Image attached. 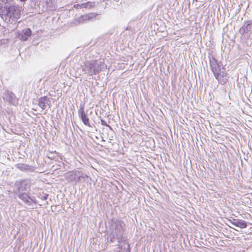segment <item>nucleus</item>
<instances>
[{
    "instance_id": "1",
    "label": "nucleus",
    "mask_w": 252,
    "mask_h": 252,
    "mask_svg": "<svg viewBox=\"0 0 252 252\" xmlns=\"http://www.w3.org/2000/svg\"><path fill=\"white\" fill-rule=\"evenodd\" d=\"M110 233L107 238L111 243L114 244L115 246H119L121 243L126 244L127 250L130 252V245L126 242V238L124 236L126 230V224L120 219L112 218L108 221Z\"/></svg>"
},
{
    "instance_id": "2",
    "label": "nucleus",
    "mask_w": 252,
    "mask_h": 252,
    "mask_svg": "<svg viewBox=\"0 0 252 252\" xmlns=\"http://www.w3.org/2000/svg\"><path fill=\"white\" fill-rule=\"evenodd\" d=\"M209 65L215 79L218 83L224 85L228 81L229 76L225 71V68L222 66L221 62H219L214 56L209 57Z\"/></svg>"
},
{
    "instance_id": "3",
    "label": "nucleus",
    "mask_w": 252,
    "mask_h": 252,
    "mask_svg": "<svg viewBox=\"0 0 252 252\" xmlns=\"http://www.w3.org/2000/svg\"><path fill=\"white\" fill-rule=\"evenodd\" d=\"M0 15L4 22L15 24L20 18L21 10L18 5H6L3 7Z\"/></svg>"
},
{
    "instance_id": "4",
    "label": "nucleus",
    "mask_w": 252,
    "mask_h": 252,
    "mask_svg": "<svg viewBox=\"0 0 252 252\" xmlns=\"http://www.w3.org/2000/svg\"><path fill=\"white\" fill-rule=\"evenodd\" d=\"M104 66L103 63L94 60L85 62L81 67L84 74L93 76L98 74Z\"/></svg>"
},
{
    "instance_id": "5",
    "label": "nucleus",
    "mask_w": 252,
    "mask_h": 252,
    "mask_svg": "<svg viewBox=\"0 0 252 252\" xmlns=\"http://www.w3.org/2000/svg\"><path fill=\"white\" fill-rule=\"evenodd\" d=\"M32 180L26 178L16 180L13 186V193L16 194L19 198V195L23 193H27L31 190Z\"/></svg>"
},
{
    "instance_id": "6",
    "label": "nucleus",
    "mask_w": 252,
    "mask_h": 252,
    "mask_svg": "<svg viewBox=\"0 0 252 252\" xmlns=\"http://www.w3.org/2000/svg\"><path fill=\"white\" fill-rule=\"evenodd\" d=\"M64 177L68 183L74 182L75 183L85 182L89 176L82 171L78 170L69 171L65 173Z\"/></svg>"
},
{
    "instance_id": "7",
    "label": "nucleus",
    "mask_w": 252,
    "mask_h": 252,
    "mask_svg": "<svg viewBox=\"0 0 252 252\" xmlns=\"http://www.w3.org/2000/svg\"><path fill=\"white\" fill-rule=\"evenodd\" d=\"M100 14L92 12L86 14H83L78 17L74 19V23L77 24H85L90 21H93L95 19H98Z\"/></svg>"
},
{
    "instance_id": "8",
    "label": "nucleus",
    "mask_w": 252,
    "mask_h": 252,
    "mask_svg": "<svg viewBox=\"0 0 252 252\" xmlns=\"http://www.w3.org/2000/svg\"><path fill=\"white\" fill-rule=\"evenodd\" d=\"M3 99L9 104L17 106L18 104V99L15 94L11 91L5 90L2 93Z\"/></svg>"
},
{
    "instance_id": "9",
    "label": "nucleus",
    "mask_w": 252,
    "mask_h": 252,
    "mask_svg": "<svg viewBox=\"0 0 252 252\" xmlns=\"http://www.w3.org/2000/svg\"><path fill=\"white\" fill-rule=\"evenodd\" d=\"M32 34V31L29 28L23 29L17 32L16 37L22 41H28Z\"/></svg>"
},
{
    "instance_id": "10",
    "label": "nucleus",
    "mask_w": 252,
    "mask_h": 252,
    "mask_svg": "<svg viewBox=\"0 0 252 252\" xmlns=\"http://www.w3.org/2000/svg\"><path fill=\"white\" fill-rule=\"evenodd\" d=\"M78 116L83 124L89 127L93 128V126L90 124L89 119L84 111V105L80 104L78 110Z\"/></svg>"
},
{
    "instance_id": "11",
    "label": "nucleus",
    "mask_w": 252,
    "mask_h": 252,
    "mask_svg": "<svg viewBox=\"0 0 252 252\" xmlns=\"http://www.w3.org/2000/svg\"><path fill=\"white\" fill-rule=\"evenodd\" d=\"M19 199L28 206H31L32 205V203L35 205L37 204L35 197L33 196H30L29 192L27 193H24L20 194Z\"/></svg>"
},
{
    "instance_id": "12",
    "label": "nucleus",
    "mask_w": 252,
    "mask_h": 252,
    "mask_svg": "<svg viewBox=\"0 0 252 252\" xmlns=\"http://www.w3.org/2000/svg\"><path fill=\"white\" fill-rule=\"evenodd\" d=\"M252 30V20H246L244 22L243 26L239 30L241 35L248 33Z\"/></svg>"
},
{
    "instance_id": "13",
    "label": "nucleus",
    "mask_w": 252,
    "mask_h": 252,
    "mask_svg": "<svg viewBox=\"0 0 252 252\" xmlns=\"http://www.w3.org/2000/svg\"><path fill=\"white\" fill-rule=\"evenodd\" d=\"M38 105L43 110H45L48 106L51 107V100L47 96L40 97L38 100Z\"/></svg>"
},
{
    "instance_id": "14",
    "label": "nucleus",
    "mask_w": 252,
    "mask_h": 252,
    "mask_svg": "<svg viewBox=\"0 0 252 252\" xmlns=\"http://www.w3.org/2000/svg\"><path fill=\"white\" fill-rule=\"evenodd\" d=\"M15 166L20 171L26 173L33 172L35 169V168L33 166L24 163H17L15 164Z\"/></svg>"
},
{
    "instance_id": "15",
    "label": "nucleus",
    "mask_w": 252,
    "mask_h": 252,
    "mask_svg": "<svg viewBox=\"0 0 252 252\" xmlns=\"http://www.w3.org/2000/svg\"><path fill=\"white\" fill-rule=\"evenodd\" d=\"M235 226L240 228L241 229L247 228L248 226V222L243 220L236 219L235 221H234Z\"/></svg>"
},
{
    "instance_id": "16",
    "label": "nucleus",
    "mask_w": 252,
    "mask_h": 252,
    "mask_svg": "<svg viewBox=\"0 0 252 252\" xmlns=\"http://www.w3.org/2000/svg\"><path fill=\"white\" fill-rule=\"evenodd\" d=\"M95 3L94 2L92 1H87L85 3H83L80 5L75 4L74 7L76 8V7L79 6L80 8H90L94 7V6Z\"/></svg>"
},
{
    "instance_id": "17",
    "label": "nucleus",
    "mask_w": 252,
    "mask_h": 252,
    "mask_svg": "<svg viewBox=\"0 0 252 252\" xmlns=\"http://www.w3.org/2000/svg\"><path fill=\"white\" fill-rule=\"evenodd\" d=\"M142 17V15L141 14L138 15L136 17H133L132 19V21H138L140 20Z\"/></svg>"
},
{
    "instance_id": "18",
    "label": "nucleus",
    "mask_w": 252,
    "mask_h": 252,
    "mask_svg": "<svg viewBox=\"0 0 252 252\" xmlns=\"http://www.w3.org/2000/svg\"><path fill=\"white\" fill-rule=\"evenodd\" d=\"M49 195L47 193H44L43 196H41V197L40 195H38V197L40 198L41 199L43 200H46L48 198Z\"/></svg>"
},
{
    "instance_id": "19",
    "label": "nucleus",
    "mask_w": 252,
    "mask_h": 252,
    "mask_svg": "<svg viewBox=\"0 0 252 252\" xmlns=\"http://www.w3.org/2000/svg\"><path fill=\"white\" fill-rule=\"evenodd\" d=\"M227 221L228 223L235 226V223L233 222V221H235V219H234V218L229 219H227Z\"/></svg>"
},
{
    "instance_id": "20",
    "label": "nucleus",
    "mask_w": 252,
    "mask_h": 252,
    "mask_svg": "<svg viewBox=\"0 0 252 252\" xmlns=\"http://www.w3.org/2000/svg\"><path fill=\"white\" fill-rule=\"evenodd\" d=\"M92 126H93V128L90 127V132H94V131H97V129H96V127L95 126V125L93 124L92 125Z\"/></svg>"
},
{
    "instance_id": "21",
    "label": "nucleus",
    "mask_w": 252,
    "mask_h": 252,
    "mask_svg": "<svg viewBox=\"0 0 252 252\" xmlns=\"http://www.w3.org/2000/svg\"><path fill=\"white\" fill-rule=\"evenodd\" d=\"M54 153H55L57 155H59L60 154L56 152V151H54V152H50V155H51V157H50L51 159H55V158L54 156H53V155H52V154H53ZM58 156H59V155H58Z\"/></svg>"
},
{
    "instance_id": "22",
    "label": "nucleus",
    "mask_w": 252,
    "mask_h": 252,
    "mask_svg": "<svg viewBox=\"0 0 252 252\" xmlns=\"http://www.w3.org/2000/svg\"><path fill=\"white\" fill-rule=\"evenodd\" d=\"M100 121H101V124L102 125V126H107L108 125L107 123H106V122L103 119H100Z\"/></svg>"
},
{
    "instance_id": "23",
    "label": "nucleus",
    "mask_w": 252,
    "mask_h": 252,
    "mask_svg": "<svg viewBox=\"0 0 252 252\" xmlns=\"http://www.w3.org/2000/svg\"><path fill=\"white\" fill-rule=\"evenodd\" d=\"M2 2L5 3H10L13 2L14 0H0Z\"/></svg>"
},
{
    "instance_id": "24",
    "label": "nucleus",
    "mask_w": 252,
    "mask_h": 252,
    "mask_svg": "<svg viewBox=\"0 0 252 252\" xmlns=\"http://www.w3.org/2000/svg\"><path fill=\"white\" fill-rule=\"evenodd\" d=\"M106 127H108L110 130H113V128L111 126L108 124Z\"/></svg>"
},
{
    "instance_id": "25",
    "label": "nucleus",
    "mask_w": 252,
    "mask_h": 252,
    "mask_svg": "<svg viewBox=\"0 0 252 252\" xmlns=\"http://www.w3.org/2000/svg\"><path fill=\"white\" fill-rule=\"evenodd\" d=\"M227 225H228V226L231 227V228H232L230 225H229V224L227 223H226Z\"/></svg>"
},
{
    "instance_id": "26",
    "label": "nucleus",
    "mask_w": 252,
    "mask_h": 252,
    "mask_svg": "<svg viewBox=\"0 0 252 252\" xmlns=\"http://www.w3.org/2000/svg\"><path fill=\"white\" fill-rule=\"evenodd\" d=\"M26 0H20V1H21V2H25Z\"/></svg>"
}]
</instances>
